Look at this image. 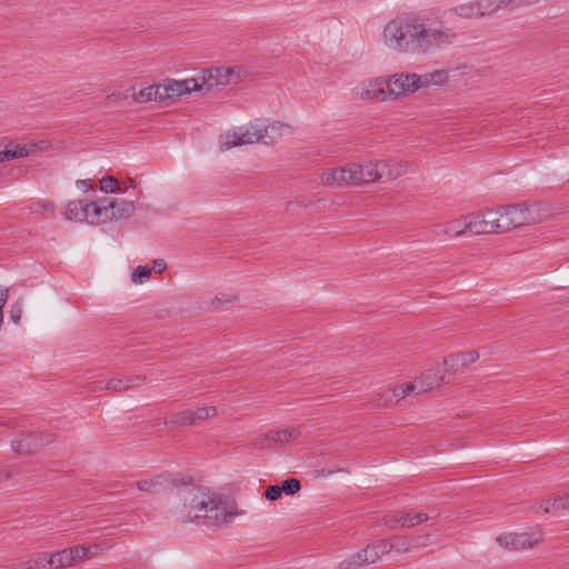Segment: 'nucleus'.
Wrapping results in <instances>:
<instances>
[{
    "label": "nucleus",
    "mask_w": 569,
    "mask_h": 569,
    "mask_svg": "<svg viewBox=\"0 0 569 569\" xmlns=\"http://www.w3.org/2000/svg\"><path fill=\"white\" fill-rule=\"evenodd\" d=\"M9 298V289L0 286V320H3V307Z\"/></svg>",
    "instance_id": "55"
},
{
    "label": "nucleus",
    "mask_w": 569,
    "mask_h": 569,
    "mask_svg": "<svg viewBox=\"0 0 569 569\" xmlns=\"http://www.w3.org/2000/svg\"><path fill=\"white\" fill-rule=\"evenodd\" d=\"M201 92H209L213 88L219 87V80L213 74V69L202 70L199 74Z\"/></svg>",
    "instance_id": "32"
},
{
    "label": "nucleus",
    "mask_w": 569,
    "mask_h": 569,
    "mask_svg": "<svg viewBox=\"0 0 569 569\" xmlns=\"http://www.w3.org/2000/svg\"><path fill=\"white\" fill-rule=\"evenodd\" d=\"M391 83L388 78L377 77L363 82L353 89V93L358 99L371 101H388L393 100Z\"/></svg>",
    "instance_id": "6"
},
{
    "label": "nucleus",
    "mask_w": 569,
    "mask_h": 569,
    "mask_svg": "<svg viewBox=\"0 0 569 569\" xmlns=\"http://www.w3.org/2000/svg\"><path fill=\"white\" fill-rule=\"evenodd\" d=\"M10 569H29V567L26 565V562L20 563L18 567H13Z\"/></svg>",
    "instance_id": "63"
},
{
    "label": "nucleus",
    "mask_w": 569,
    "mask_h": 569,
    "mask_svg": "<svg viewBox=\"0 0 569 569\" xmlns=\"http://www.w3.org/2000/svg\"><path fill=\"white\" fill-rule=\"evenodd\" d=\"M129 389H132V385L128 382L127 377L124 378H112L109 381H107L103 386L99 385L97 387L91 388V391H102V390H110V391H117L122 392L127 391Z\"/></svg>",
    "instance_id": "27"
},
{
    "label": "nucleus",
    "mask_w": 569,
    "mask_h": 569,
    "mask_svg": "<svg viewBox=\"0 0 569 569\" xmlns=\"http://www.w3.org/2000/svg\"><path fill=\"white\" fill-rule=\"evenodd\" d=\"M569 508V495H563L553 499H549L545 502V512H551L557 510H565Z\"/></svg>",
    "instance_id": "35"
},
{
    "label": "nucleus",
    "mask_w": 569,
    "mask_h": 569,
    "mask_svg": "<svg viewBox=\"0 0 569 569\" xmlns=\"http://www.w3.org/2000/svg\"><path fill=\"white\" fill-rule=\"evenodd\" d=\"M538 2H540V0H505V3H507V7L510 9L528 7Z\"/></svg>",
    "instance_id": "52"
},
{
    "label": "nucleus",
    "mask_w": 569,
    "mask_h": 569,
    "mask_svg": "<svg viewBox=\"0 0 569 569\" xmlns=\"http://www.w3.org/2000/svg\"><path fill=\"white\" fill-rule=\"evenodd\" d=\"M379 164V172L381 177L386 176L389 179H398L408 171L410 164L408 162H398L395 160H381L377 162Z\"/></svg>",
    "instance_id": "19"
},
{
    "label": "nucleus",
    "mask_w": 569,
    "mask_h": 569,
    "mask_svg": "<svg viewBox=\"0 0 569 569\" xmlns=\"http://www.w3.org/2000/svg\"><path fill=\"white\" fill-rule=\"evenodd\" d=\"M362 555V549L358 552L349 555L347 558L339 562V569H359L367 566V561H365V556Z\"/></svg>",
    "instance_id": "30"
},
{
    "label": "nucleus",
    "mask_w": 569,
    "mask_h": 569,
    "mask_svg": "<svg viewBox=\"0 0 569 569\" xmlns=\"http://www.w3.org/2000/svg\"><path fill=\"white\" fill-rule=\"evenodd\" d=\"M422 37L421 51L426 52L431 48L452 43L456 38V33L449 28L427 27V24L423 22Z\"/></svg>",
    "instance_id": "11"
},
{
    "label": "nucleus",
    "mask_w": 569,
    "mask_h": 569,
    "mask_svg": "<svg viewBox=\"0 0 569 569\" xmlns=\"http://www.w3.org/2000/svg\"><path fill=\"white\" fill-rule=\"evenodd\" d=\"M78 187H80L84 192H87L91 188L90 180H78L77 181Z\"/></svg>",
    "instance_id": "61"
},
{
    "label": "nucleus",
    "mask_w": 569,
    "mask_h": 569,
    "mask_svg": "<svg viewBox=\"0 0 569 569\" xmlns=\"http://www.w3.org/2000/svg\"><path fill=\"white\" fill-rule=\"evenodd\" d=\"M402 388L403 387L400 386V387H396L393 389L387 390L388 400L396 401V403H397L400 399H403L406 397V395L401 392Z\"/></svg>",
    "instance_id": "53"
},
{
    "label": "nucleus",
    "mask_w": 569,
    "mask_h": 569,
    "mask_svg": "<svg viewBox=\"0 0 569 569\" xmlns=\"http://www.w3.org/2000/svg\"><path fill=\"white\" fill-rule=\"evenodd\" d=\"M496 213L498 227L501 232L530 224L535 221L528 207L525 204L501 207Z\"/></svg>",
    "instance_id": "4"
},
{
    "label": "nucleus",
    "mask_w": 569,
    "mask_h": 569,
    "mask_svg": "<svg viewBox=\"0 0 569 569\" xmlns=\"http://www.w3.org/2000/svg\"><path fill=\"white\" fill-rule=\"evenodd\" d=\"M468 232L472 234L501 233L498 227L497 213L487 211L486 213H471L467 216Z\"/></svg>",
    "instance_id": "9"
},
{
    "label": "nucleus",
    "mask_w": 569,
    "mask_h": 569,
    "mask_svg": "<svg viewBox=\"0 0 569 569\" xmlns=\"http://www.w3.org/2000/svg\"><path fill=\"white\" fill-rule=\"evenodd\" d=\"M213 74L219 80V86H226L229 83V78L232 74V70L227 68H216L213 69Z\"/></svg>",
    "instance_id": "47"
},
{
    "label": "nucleus",
    "mask_w": 569,
    "mask_h": 569,
    "mask_svg": "<svg viewBox=\"0 0 569 569\" xmlns=\"http://www.w3.org/2000/svg\"><path fill=\"white\" fill-rule=\"evenodd\" d=\"M217 415V408L200 407L197 410H183L164 418L163 425L169 429L198 425Z\"/></svg>",
    "instance_id": "7"
},
{
    "label": "nucleus",
    "mask_w": 569,
    "mask_h": 569,
    "mask_svg": "<svg viewBox=\"0 0 569 569\" xmlns=\"http://www.w3.org/2000/svg\"><path fill=\"white\" fill-rule=\"evenodd\" d=\"M321 182L328 187L346 188L345 176L341 174V168H336L325 171L321 177Z\"/></svg>",
    "instance_id": "26"
},
{
    "label": "nucleus",
    "mask_w": 569,
    "mask_h": 569,
    "mask_svg": "<svg viewBox=\"0 0 569 569\" xmlns=\"http://www.w3.org/2000/svg\"><path fill=\"white\" fill-rule=\"evenodd\" d=\"M423 22L415 12L397 16L383 29L385 43L400 52L421 51Z\"/></svg>",
    "instance_id": "2"
},
{
    "label": "nucleus",
    "mask_w": 569,
    "mask_h": 569,
    "mask_svg": "<svg viewBox=\"0 0 569 569\" xmlns=\"http://www.w3.org/2000/svg\"><path fill=\"white\" fill-rule=\"evenodd\" d=\"M169 481L166 476L158 475L151 479H144L137 482V488L147 493H159L168 488Z\"/></svg>",
    "instance_id": "21"
},
{
    "label": "nucleus",
    "mask_w": 569,
    "mask_h": 569,
    "mask_svg": "<svg viewBox=\"0 0 569 569\" xmlns=\"http://www.w3.org/2000/svg\"><path fill=\"white\" fill-rule=\"evenodd\" d=\"M418 382L419 392H427L433 390L435 388L443 383H448L449 380H447L445 372L438 368L436 370H429L426 373L421 375L418 378Z\"/></svg>",
    "instance_id": "18"
},
{
    "label": "nucleus",
    "mask_w": 569,
    "mask_h": 569,
    "mask_svg": "<svg viewBox=\"0 0 569 569\" xmlns=\"http://www.w3.org/2000/svg\"><path fill=\"white\" fill-rule=\"evenodd\" d=\"M150 276L151 269L148 266H139L133 270L131 280L134 283H143L150 278Z\"/></svg>",
    "instance_id": "39"
},
{
    "label": "nucleus",
    "mask_w": 569,
    "mask_h": 569,
    "mask_svg": "<svg viewBox=\"0 0 569 569\" xmlns=\"http://www.w3.org/2000/svg\"><path fill=\"white\" fill-rule=\"evenodd\" d=\"M262 123L257 120L254 122H250L247 126H242L232 131L226 132L222 147L224 149H231L242 144H251L260 141L262 142Z\"/></svg>",
    "instance_id": "5"
},
{
    "label": "nucleus",
    "mask_w": 569,
    "mask_h": 569,
    "mask_svg": "<svg viewBox=\"0 0 569 569\" xmlns=\"http://www.w3.org/2000/svg\"><path fill=\"white\" fill-rule=\"evenodd\" d=\"M467 226V216L462 219H456L452 221H448L447 223L439 224L438 227L442 229L445 236L452 237H461L468 232Z\"/></svg>",
    "instance_id": "24"
},
{
    "label": "nucleus",
    "mask_w": 569,
    "mask_h": 569,
    "mask_svg": "<svg viewBox=\"0 0 569 569\" xmlns=\"http://www.w3.org/2000/svg\"><path fill=\"white\" fill-rule=\"evenodd\" d=\"M429 78L432 86H441L448 81V71L435 70L432 72H429Z\"/></svg>",
    "instance_id": "44"
},
{
    "label": "nucleus",
    "mask_w": 569,
    "mask_h": 569,
    "mask_svg": "<svg viewBox=\"0 0 569 569\" xmlns=\"http://www.w3.org/2000/svg\"><path fill=\"white\" fill-rule=\"evenodd\" d=\"M104 208L100 207L98 202L89 201L86 199L70 201L64 210V218L78 222H89L90 224H98L101 220V212Z\"/></svg>",
    "instance_id": "3"
},
{
    "label": "nucleus",
    "mask_w": 569,
    "mask_h": 569,
    "mask_svg": "<svg viewBox=\"0 0 569 569\" xmlns=\"http://www.w3.org/2000/svg\"><path fill=\"white\" fill-rule=\"evenodd\" d=\"M428 519L429 516L426 512L397 511L391 516L388 525L392 527V523H397L401 528H411L427 521Z\"/></svg>",
    "instance_id": "17"
},
{
    "label": "nucleus",
    "mask_w": 569,
    "mask_h": 569,
    "mask_svg": "<svg viewBox=\"0 0 569 569\" xmlns=\"http://www.w3.org/2000/svg\"><path fill=\"white\" fill-rule=\"evenodd\" d=\"M411 84L417 86V90L432 86L429 78V72L425 74L411 73Z\"/></svg>",
    "instance_id": "46"
},
{
    "label": "nucleus",
    "mask_w": 569,
    "mask_h": 569,
    "mask_svg": "<svg viewBox=\"0 0 569 569\" xmlns=\"http://www.w3.org/2000/svg\"><path fill=\"white\" fill-rule=\"evenodd\" d=\"M100 207L104 208L103 212H101L100 223L130 218L136 211V204L133 201L121 198L101 199Z\"/></svg>",
    "instance_id": "8"
},
{
    "label": "nucleus",
    "mask_w": 569,
    "mask_h": 569,
    "mask_svg": "<svg viewBox=\"0 0 569 569\" xmlns=\"http://www.w3.org/2000/svg\"><path fill=\"white\" fill-rule=\"evenodd\" d=\"M237 300V297L233 295H222L221 297H214L207 302V306L203 308L206 311H214L220 305L232 303Z\"/></svg>",
    "instance_id": "37"
},
{
    "label": "nucleus",
    "mask_w": 569,
    "mask_h": 569,
    "mask_svg": "<svg viewBox=\"0 0 569 569\" xmlns=\"http://www.w3.org/2000/svg\"><path fill=\"white\" fill-rule=\"evenodd\" d=\"M127 380L132 385V388L142 385L146 381V377L141 375L128 376Z\"/></svg>",
    "instance_id": "58"
},
{
    "label": "nucleus",
    "mask_w": 569,
    "mask_h": 569,
    "mask_svg": "<svg viewBox=\"0 0 569 569\" xmlns=\"http://www.w3.org/2000/svg\"><path fill=\"white\" fill-rule=\"evenodd\" d=\"M100 190L104 193H116L120 190V186L116 178L107 176L100 181Z\"/></svg>",
    "instance_id": "38"
},
{
    "label": "nucleus",
    "mask_w": 569,
    "mask_h": 569,
    "mask_svg": "<svg viewBox=\"0 0 569 569\" xmlns=\"http://www.w3.org/2000/svg\"><path fill=\"white\" fill-rule=\"evenodd\" d=\"M283 493L292 496L301 489V483L296 478L286 479L280 486Z\"/></svg>",
    "instance_id": "42"
},
{
    "label": "nucleus",
    "mask_w": 569,
    "mask_h": 569,
    "mask_svg": "<svg viewBox=\"0 0 569 569\" xmlns=\"http://www.w3.org/2000/svg\"><path fill=\"white\" fill-rule=\"evenodd\" d=\"M49 439H43L40 435L36 432L22 433L18 439L12 441L11 447L12 450L20 455L31 453L37 448L41 447L43 443H48Z\"/></svg>",
    "instance_id": "14"
},
{
    "label": "nucleus",
    "mask_w": 569,
    "mask_h": 569,
    "mask_svg": "<svg viewBox=\"0 0 569 569\" xmlns=\"http://www.w3.org/2000/svg\"><path fill=\"white\" fill-rule=\"evenodd\" d=\"M9 475L2 470H0V482L8 479Z\"/></svg>",
    "instance_id": "62"
},
{
    "label": "nucleus",
    "mask_w": 569,
    "mask_h": 569,
    "mask_svg": "<svg viewBox=\"0 0 569 569\" xmlns=\"http://www.w3.org/2000/svg\"><path fill=\"white\" fill-rule=\"evenodd\" d=\"M477 2L481 17L495 13L501 8H508L505 0H478Z\"/></svg>",
    "instance_id": "31"
},
{
    "label": "nucleus",
    "mask_w": 569,
    "mask_h": 569,
    "mask_svg": "<svg viewBox=\"0 0 569 569\" xmlns=\"http://www.w3.org/2000/svg\"><path fill=\"white\" fill-rule=\"evenodd\" d=\"M478 359L479 352L477 350H468L449 355L443 359V363L448 366L447 371L449 373L456 375L469 365L476 362Z\"/></svg>",
    "instance_id": "13"
},
{
    "label": "nucleus",
    "mask_w": 569,
    "mask_h": 569,
    "mask_svg": "<svg viewBox=\"0 0 569 569\" xmlns=\"http://www.w3.org/2000/svg\"><path fill=\"white\" fill-rule=\"evenodd\" d=\"M7 569H10V568H7Z\"/></svg>",
    "instance_id": "64"
},
{
    "label": "nucleus",
    "mask_w": 569,
    "mask_h": 569,
    "mask_svg": "<svg viewBox=\"0 0 569 569\" xmlns=\"http://www.w3.org/2000/svg\"><path fill=\"white\" fill-rule=\"evenodd\" d=\"M31 210L33 212H38L39 210H46V211H53L54 210V204L50 201H38L36 202L32 207H31Z\"/></svg>",
    "instance_id": "54"
},
{
    "label": "nucleus",
    "mask_w": 569,
    "mask_h": 569,
    "mask_svg": "<svg viewBox=\"0 0 569 569\" xmlns=\"http://www.w3.org/2000/svg\"><path fill=\"white\" fill-rule=\"evenodd\" d=\"M372 546L377 550L380 558L383 555H387L390 551H392L391 541H389V540H379V541L372 543Z\"/></svg>",
    "instance_id": "50"
},
{
    "label": "nucleus",
    "mask_w": 569,
    "mask_h": 569,
    "mask_svg": "<svg viewBox=\"0 0 569 569\" xmlns=\"http://www.w3.org/2000/svg\"><path fill=\"white\" fill-rule=\"evenodd\" d=\"M133 100L138 103H146L149 101H163L161 86L154 84L142 88L133 93Z\"/></svg>",
    "instance_id": "22"
},
{
    "label": "nucleus",
    "mask_w": 569,
    "mask_h": 569,
    "mask_svg": "<svg viewBox=\"0 0 569 569\" xmlns=\"http://www.w3.org/2000/svg\"><path fill=\"white\" fill-rule=\"evenodd\" d=\"M24 562L29 569H52L49 552H40Z\"/></svg>",
    "instance_id": "33"
},
{
    "label": "nucleus",
    "mask_w": 569,
    "mask_h": 569,
    "mask_svg": "<svg viewBox=\"0 0 569 569\" xmlns=\"http://www.w3.org/2000/svg\"><path fill=\"white\" fill-rule=\"evenodd\" d=\"M166 268H167V263L164 262V260H162V259L154 260V262H153L154 270L162 272L166 270Z\"/></svg>",
    "instance_id": "60"
},
{
    "label": "nucleus",
    "mask_w": 569,
    "mask_h": 569,
    "mask_svg": "<svg viewBox=\"0 0 569 569\" xmlns=\"http://www.w3.org/2000/svg\"><path fill=\"white\" fill-rule=\"evenodd\" d=\"M183 505L178 519L182 523L196 522L207 527L232 522L238 512L218 492L204 487H190L183 490Z\"/></svg>",
    "instance_id": "1"
},
{
    "label": "nucleus",
    "mask_w": 569,
    "mask_h": 569,
    "mask_svg": "<svg viewBox=\"0 0 569 569\" xmlns=\"http://www.w3.org/2000/svg\"><path fill=\"white\" fill-rule=\"evenodd\" d=\"M289 129V126L280 121H273L272 123L264 126L262 123V142L266 144L276 143V141L282 136V131Z\"/></svg>",
    "instance_id": "23"
},
{
    "label": "nucleus",
    "mask_w": 569,
    "mask_h": 569,
    "mask_svg": "<svg viewBox=\"0 0 569 569\" xmlns=\"http://www.w3.org/2000/svg\"><path fill=\"white\" fill-rule=\"evenodd\" d=\"M160 86L163 100L176 99L184 94L180 80H168Z\"/></svg>",
    "instance_id": "29"
},
{
    "label": "nucleus",
    "mask_w": 569,
    "mask_h": 569,
    "mask_svg": "<svg viewBox=\"0 0 569 569\" xmlns=\"http://www.w3.org/2000/svg\"><path fill=\"white\" fill-rule=\"evenodd\" d=\"M362 552V556H365V561H367V565L375 563L380 559L377 550L373 548L372 545H369L366 548H363Z\"/></svg>",
    "instance_id": "48"
},
{
    "label": "nucleus",
    "mask_w": 569,
    "mask_h": 569,
    "mask_svg": "<svg viewBox=\"0 0 569 569\" xmlns=\"http://www.w3.org/2000/svg\"><path fill=\"white\" fill-rule=\"evenodd\" d=\"M281 487L278 485H272L266 489L264 496L268 500L276 501L281 497Z\"/></svg>",
    "instance_id": "51"
},
{
    "label": "nucleus",
    "mask_w": 569,
    "mask_h": 569,
    "mask_svg": "<svg viewBox=\"0 0 569 569\" xmlns=\"http://www.w3.org/2000/svg\"><path fill=\"white\" fill-rule=\"evenodd\" d=\"M49 558L52 569H66L89 558V549L84 546H74L57 552H49Z\"/></svg>",
    "instance_id": "10"
},
{
    "label": "nucleus",
    "mask_w": 569,
    "mask_h": 569,
    "mask_svg": "<svg viewBox=\"0 0 569 569\" xmlns=\"http://www.w3.org/2000/svg\"><path fill=\"white\" fill-rule=\"evenodd\" d=\"M402 390L401 392L405 393L406 396L417 391L419 392V382H418V379H416L413 382H409L405 386H402Z\"/></svg>",
    "instance_id": "57"
},
{
    "label": "nucleus",
    "mask_w": 569,
    "mask_h": 569,
    "mask_svg": "<svg viewBox=\"0 0 569 569\" xmlns=\"http://www.w3.org/2000/svg\"><path fill=\"white\" fill-rule=\"evenodd\" d=\"M28 154H29V151L26 147L17 146L13 149H7L3 151H0V162H4V161L11 160V159L23 158Z\"/></svg>",
    "instance_id": "36"
},
{
    "label": "nucleus",
    "mask_w": 569,
    "mask_h": 569,
    "mask_svg": "<svg viewBox=\"0 0 569 569\" xmlns=\"http://www.w3.org/2000/svg\"><path fill=\"white\" fill-rule=\"evenodd\" d=\"M271 443H273L272 431L264 433V435L257 436L256 438H253V440L251 442L252 447L256 449H259V450L268 449Z\"/></svg>",
    "instance_id": "41"
},
{
    "label": "nucleus",
    "mask_w": 569,
    "mask_h": 569,
    "mask_svg": "<svg viewBox=\"0 0 569 569\" xmlns=\"http://www.w3.org/2000/svg\"><path fill=\"white\" fill-rule=\"evenodd\" d=\"M302 433L300 427H291L277 431H272V441L276 445H283L299 438Z\"/></svg>",
    "instance_id": "25"
},
{
    "label": "nucleus",
    "mask_w": 569,
    "mask_h": 569,
    "mask_svg": "<svg viewBox=\"0 0 569 569\" xmlns=\"http://www.w3.org/2000/svg\"><path fill=\"white\" fill-rule=\"evenodd\" d=\"M390 80V88L393 91V100L400 96H406L417 91V86L411 84V73H395L388 78Z\"/></svg>",
    "instance_id": "16"
},
{
    "label": "nucleus",
    "mask_w": 569,
    "mask_h": 569,
    "mask_svg": "<svg viewBox=\"0 0 569 569\" xmlns=\"http://www.w3.org/2000/svg\"><path fill=\"white\" fill-rule=\"evenodd\" d=\"M429 539V536H421L417 538L409 537H395L391 540L392 550L397 552H409L415 548H419L420 546H425L426 541Z\"/></svg>",
    "instance_id": "20"
},
{
    "label": "nucleus",
    "mask_w": 569,
    "mask_h": 569,
    "mask_svg": "<svg viewBox=\"0 0 569 569\" xmlns=\"http://www.w3.org/2000/svg\"><path fill=\"white\" fill-rule=\"evenodd\" d=\"M395 403H396V401H389V400H388L387 390H386L385 392H381V393L378 396V398H377V400H376V403H375V405H376L377 407H390V406H392V405H395Z\"/></svg>",
    "instance_id": "56"
},
{
    "label": "nucleus",
    "mask_w": 569,
    "mask_h": 569,
    "mask_svg": "<svg viewBox=\"0 0 569 569\" xmlns=\"http://www.w3.org/2000/svg\"><path fill=\"white\" fill-rule=\"evenodd\" d=\"M381 178L379 164L372 161L356 163L355 187L378 181Z\"/></svg>",
    "instance_id": "15"
},
{
    "label": "nucleus",
    "mask_w": 569,
    "mask_h": 569,
    "mask_svg": "<svg viewBox=\"0 0 569 569\" xmlns=\"http://www.w3.org/2000/svg\"><path fill=\"white\" fill-rule=\"evenodd\" d=\"M497 543L505 549L518 551L532 548L538 543L539 539H532L529 533L507 532L496 538Z\"/></svg>",
    "instance_id": "12"
},
{
    "label": "nucleus",
    "mask_w": 569,
    "mask_h": 569,
    "mask_svg": "<svg viewBox=\"0 0 569 569\" xmlns=\"http://www.w3.org/2000/svg\"><path fill=\"white\" fill-rule=\"evenodd\" d=\"M340 168L341 174L345 176L346 187H355L356 163H349Z\"/></svg>",
    "instance_id": "43"
},
{
    "label": "nucleus",
    "mask_w": 569,
    "mask_h": 569,
    "mask_svg": "<svg viewBox=\"0 0 569 569\" xmlns=\"http://www.w3.org/2000/svg\"><path fill=\"white\" fill-rule=\"evenodd\" d=\"M128 96H129V94H128V91H127V92L118 91V92H112V93L108 94V96H107V98H108L109 100H117V101H119V100H124V99H127V98H128Z\"/></svg>",
    "instance_id": "59"
},
{
    "label": "nucleus",
    "mask_w": 569,
    "mask_h": 569,
    "mask_svg": "<svg viewBox=\"0 0 569 569\" xmlns=\"http://www.w3.org/2000/svg\"><path fill=\"white\" fill-rule=\"evenodd\" d=\"M479 10L477 1L459 4L451 9V11L458 17L465 19L480 18L481 16Z\"/></svg>",
    "instance_id": "28"
},
{
    "label": "nucleus",
    "mask_w": 569,
    "mask_h": 569,
    "mask_svg": "<svg viewBox=\"0 0 569 569\" xmlns=\"http://www.w3.org/2000/svg\"><path fill=\"white\" fill-rule=\"evenodd\" d=\"M24 562L29 569H52L49 552H40Z\"/></svg>",
    "instance_id": "34"
},
{
    "label": "nucleus",
    "mask_w": 569,
    "mask_h": 569,
    "mask_svg": "<svg viewBox=\"0 0 569 569\" xmlns=\"http://www.w3.org/2000/svg\"><path fill=\"white\" fill-rule=\"evenodd\" d=\"M181 88L183 89L184 94L191 92H201L200 79L198 77L188 78L184 80H180Z\"/></svg>",
    "instance_id": "40"
},
{
    "label": "nucleus",
    "mask_w": 569,
    "mask_h": 569,
    "mask_svg": "<svg viewBox=\"0 0 569 569\" xmlns=\"http://www.w3.org/2000/svg\"><path fill=\"white\" fill-rule=\"evenodd\" d=\"M22 317V302L21 300H17L10 306L9 309V320H21Z\"/></svg>",
    "instance_id": "49"
},
{
    "label": "nucleus",
    "mask_w": 569,
    "mask_h": 569,
    "mask_svg": "<svg viewBox=\"0 0 569 569\" xmlns=\"http://www.w3.org/2000/svg\"><path fill=\"white\" fill-rule=\"evenodd\" d=\"M411 84L417 86V90L432 86L429 78V72L425 74L411 73Z\"/></svg>",
    "instance_id": "45"
}]
</instances>
